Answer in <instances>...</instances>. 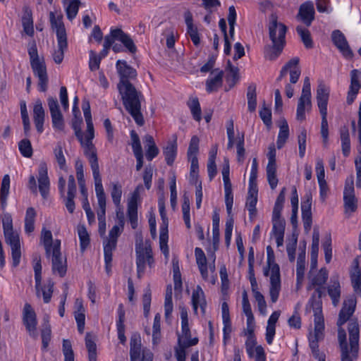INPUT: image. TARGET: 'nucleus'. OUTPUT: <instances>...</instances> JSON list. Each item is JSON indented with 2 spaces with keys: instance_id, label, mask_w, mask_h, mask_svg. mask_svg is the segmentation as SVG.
<instances>
[{
  "instance_id": "obj_1",
  "label": "nucleus",
  "mask_w": 361,
  "mask_h": 361,
  "mask_svg": "<svg viewBox=\"0 0 361 361\" xmlns=\"http://www.w3.org/2000/svg\"><path fill=\"white\" fill-rule=\"evenodd\" d=\"M350 347L346 342V334L342 326H338V340L341 349V361H354L359 350L360 328L357 320H351L348 324Z\"/></svg>"
},
{
  "instance_id": "obj_2",
  "label": "nucleus",
  "mask_w": 361,
  "mask_h": 361,
  "mask_svg": "<svg viewBox=\"0 0 361 361\" xmlns=\"http://www.w3.org/2000/svg\"><path fill=\"white\" fill-rule=\"evenodd\" d=\"M118 90L126 110L132 116L135 123L142 126L145 123L140 111L141 102L144 99L143 95L136 90L131 82L118 84Z\"/></svg>"
},
{
  "instance_id": "obj_3",
  "label": "nucleus",
  "mask_w": 361,
  "mask_h": 361,
  "mask_svg": "<svg viewBox=\"0 0 361 361\" xmlns=\"http://www.w3.org/2000/svg\"><path fill=\"white\" fill-rule=\"evenodd\" d=\"M84 116L87 124V130L83 135L80 130H77V126L74 123L73 127L75 130V135L80 142L81 145L84 149V153L88 158L92 171L99 170L98 164L96 149L92 144V139L94 137V126L92 121V116L90 111L84 112Z\"/></svg>"
},
{
  "instance_id": "obj_4",
  "label": "nucleus",
  "mask_w": 361,
  "mask_h": 361,
  "mask_svg": "<svg viewBox=\"0 0 361 361\" xmlns=\"http://www.w3.org/2000/svg\"><path fill=\"white\" fill-rule=\"evenodd\" d=\"M267 264L263 269V274L269 278V295L271 300L275 303L279 296L281 288L279 266L275 262L274 250L271 246L267 247Z\"/></svg>"
},
{
  "instance_id": "obj_5",
  "label": "nucleus",
  "mask_w": 361,
  "mask_h": 361,
  "mask_svg": "<svg viewBox=\"0 0 361 361\" xmlns=\"http://www.w3.org/2000/svg\"><path fill=\"white\" fill-rule=\"evenodd\" d=\"M268 27L269 37L273 44V51L268 57L270 60H274L279 56L283 49L287 28L285 25L278 21V17L275 13L269 16Z\"/></svg>"
},
{
  "instance_id": "obj_6",
  "label": "nucleus",
  "mask_w": 361,
  "mask_h": 361,
  "mask_svg": "<svg viewBox=\"0 0 361 361\" xmlns=\"http://www.w3.org/2000/svg\"><path fill=\"white\" fill-rule=\"evenodd\" d=\"M92 176L94 182V189L96 197L97 199L98 210L97 212V219L99 221V233L101 235H104L106 232V196L102 185V177L99 170L93 171Z\"/></svg>"
},
{
  "instance_id": "obj_7",
  "label": "nucleus",
  "mask_w": 361,
  "mask_h": 361,
  "mask_svg": "<svg viewBox=\"0 0 361 361\" xmlns=\"http://www.w3.org/2000/svg\"><path fill=\"white\" fill-rule=\"evenodd\" d=\"M136 264L138 274L144 271L145 264L147 263L150 267L153 266L154 259L151 245L149 241L143 242L141 234L137 236L135 243Z\"/></svg>"
},
{
  "instance_id": "obj_8",
  "label": "nucleus",
  "mask_w": 361,
  "mask_h": 361,
  "mask_svg": "<svg viewBox=\"0 0 361 361\" xmlns=\"http://www.w3.org/2000/svg\"><path fill=\"white\" fill-rule=\"evenodd\" d=\"M159 211L162 219V224L160 226L159 247L161 252L164 255L166 260L169 259V250L168 243V219L165 211V202L164 197H159L158 200Z\"/></svg>"
},
{
  "instance_id": "obj_9",
  "label": "nucleus",
  "mask_w": 361,
  "mask_h": 361,
  "mask_svg": "<svg viewBox=\"0 0 361 361\" xmlns=\"http://www.w3.org/2000/svg\"><path fill=\"white\" fill-rule=\"evenodd\" d=\"M315 296L313 295L309 303L314 312V338H323L324 331V319L322 314V304L320 300H316Z\"/></svg>"
},
{
  "instance_id": "obj_10",
  "label": "nucleus",
  "mask_w": 361,
  "mask_h": 361,
  "mask_svg": "<svg viewBox=\"0 0 361 361\" xmlns=\"http://www.w3.org/2000/svg\"><path fill=\"white\" fill-rule=\"evenodd\" d=\"M343 202L345 213L350 215L357 207V200L355 195L354 177L353 175L347 178L343 190Z\"/></svg>"
},
{
  "instance_id": "obj_11",
  "label": "nucleus",
  "mask_w": 361,
  "mask_h": 361,
  "mask_svg": "<svg viewBox=\"0 0 361 361\" xmlns=\"http://www.w3.org/2000/svg\"><path fill=\"white\" fill-rule=\"evenodd\" d=\"M114 39L120 41L128 51L134 54L137 51L136 46L131 37L120 29L111 30L110 36H106L103 47L109 49L114 44Z\"/></svg>"
},
{
  "instance_id": "obj_12",
  "label": "nucleus",
  "mask_w": 361,
  "mask_h": 361,
  "mask_svg": "<svg viewBox=\"0 0 361 361\" xmlns=\"http://www.w3.org/2000/svg\"><path fill=\"white\" fill-rule=\"evenodd\" d=\"M276 154L275 145L272 143L268 147V164L266 168L267 179L271 190H274L279 183L276 176Z\"/></svg>"
},
{
  "instance_id": "obj_13",
  "label": "nucleus",
  "mask_w": 361,
  "mask_h": 361,
  "mask_svg": "<svg viewBox=\"0 0 361 361\" xmlns=\"http://www.w3.org/2000/svg\"><path fill=\"white\" fill-rule=\"evenodd\" d=\"M308 278L310 282L307 288V290L316 288V292L318 294L317 300H320L322 294L321 287L326 282L328 279L327 270L325 268H322L317 272L316 270H310Z\"/></svg>"
},
{
  "instance_id": "obj_14",
  "label": "nucleus",
  "mask_w": 361,
  "mask_h": 361,
  "mask_svg": "<svg viewBox=\"0 0 361 361\" xmlns=\"http://www.w3.org/2000/svg\"><path fill=\"white\" fill-rule=\"evenodd\" d=\"M299 58L294 57L288 61L281 68L280 74L276 79V82L281 81L288 73L290 74V82L295 84L298 82L301 71L298 66Z\"/></svg>"
},
{
  "instance_id": "obj_15",
  "label": "nucleus",
  "mask_w": 361,
  "mask_h": 361,
  "mask_svg": "<svg viewBox=\"0 0 361 361\" xmlns=\"http://www.w3.org/2000/svg\"><path fill=\"white\" fill-rule=\"evenodd\" d=\"M30 66L35 75L38 78L39 91L45 92L47 88L48 78L44 59H39L30 61Z\"/></svg>"
},
{
  "instance_id": "obj_16",
  "label": "nucleus",
  "mask_w": 361,
  "mask_h": 361,
  "mask_svg": "<svg viewBox=\"0 0 361 361\" xmlns=\"http://www.w3.org/2000/svg\"><path fill=\"white\" fill-rule=\"evenodd\" d=\"M47 102L51 117L53 128L56 130L63 131L64 129V121L63 115L59 109L57 99L50 97L48 98Z\"/></svg>"
},
{
  "instance_id": "obj_17",
  "label": "nucleus",
  "mask_w": 361,
  "mask_h": 361,
  "mask_svg": "<svg viewBox=\"0 0 361 361\" xmlns=\"http://www.w3.org/2000/svg\"><path fill=\"white\" fill-rule=\"evenodd\" d=\"M356 304L357 300L353 296H350L344 300L342 307L338 314L337 321L338 326H342L347 321L349 320L350 317L355 312Z\"/></svg>"
},
{
  "instance_id": "obj_18",
  "label": "nucleus",
  "mask_w": 361,
  "mask_h": 361,
  "mask_svg": "<svg viewBox=\"0 0 361 361\" xmlns=\"http://www.w3.org/2000/svg\"><path fill=\"white\" fill-rule=\"evenodd\" d=\"M54 251L51 252L52 271L54 274H58L63 277L67 271L66 259L61 255L59 249V243L55 247Z\"/></svg>"
},
{
  "instance_id": "obj_19",
  "label": "nucleus",
  "mask_w": 361,
  "mask_h": 361,
  "mask_svg": "<svg viewBox=\"0 0 361 361\" xmlns=\"http://www.w3.org/2000/svg\"><path fill=\"white\" fill-rule=\"evenodd\" d=\"M37 180L40 194L44 199H46L49 192L50 181L48 176L47 165L45 161H41L39 164Z\"/></svg>"
},
{
  "instance_id": "obj_20",
  "label": "nucleus",
  "mask_w": 361,
  "mask_h": 361,
  "mask_svg": "<svg viewBox=\"0 0 361 361\" xmlns=\"http://www.w3.org/2000/svg\"><path fill=\"white\" fill-rule=\"evenodd\" d=\"M116 67L119 75V82L118 84L131 82L130 80L136 78L137 72L135 69L128 65L126 61L118 60Z\"/></svg>"
},
{
  "instance_id": "obj_21",
  "label": "nucleus",
  "mask_w": 361,
  "mask_h": 361,
  "mask_svg": "<svg viewBox=\"0 0 361 361\" xmlns=\"http://www.w3.org/2000/svg\"><path fill=\"white\" fill-rule=\"evenodd\" d=\"M23 322L28 331L30 336L37 338V333L36 331L37 319L36 314L32 310L31 305L25 303L23 309Z\"/></svg>"
},
{
  "instance_id": "obj_22",
  "label": "nucleus",
  "mask_w": 361,
  "mask_h": 361,
  "mask_svg": "<svg viewBox=\"0 0 361 361\" xmlns=\"http://www.w3.org/2000/svg\"><path fill=\"white\" fill-rule=\"evenodd\" d=\"M330 90L323 82H319L317 90V102L321 116H327V104Z\"/></svg>"
},
{
  "instance_id": "obj_23",
  "label": "nucleus",
  "mask_w": 361,
  "mask_h": 361,
  "mask_svg": "<svg viewBox=\"0 0 361 361\" xmlns=\"http://www.w3.org/2000/svg\"><path fill=\"white\" fill-rule=\"evenodd\" d=\"M331 39L334 45L344 57L350 59L353 56V52L345 37L340 30H334L331 34Z\"/></svg>"
},
{
  "instance_id": "obj_24",
  "label": "nucleus",
  "mask_w": 361,
  "mask_h": 361,
  "mask_svg": "<svg viewBox=\"0 0 361 361\" xmlns=\"http://www.w3.org/2000/svg\"><path fill=\"white\" fill-rule=\"evenodd\" d=\"M49 20L51 28L56 32L57 39H67L63 15L61 13L50 12Z\"/></svg>"
},
{
  "instance_id": "obj_25",
  "label": "nucleus",
  "mask_w": 361,
  "mask_h": 361,
  "mask_svg": "<svg viewBox=\"0 0 361 361\" xmlns=\"http://www.w3.org/2000/svg\"><path fill=\"white\" fill-rule=\"evenodd\" d=\"M191 302L195 314L198 313L200 307L202 314H204L206 312L207 301L205 295L200 286H197L192 291Z\"/></svg>"
},
{
  "instance_id": "obj_26",
  "label": "nucleus",
  "mask_w": 361,
  "mask_h": 361,
  "mask_svg": "<svg viewBox=\"0 0 361 361\" xmlns=\"http://www.w3.org/2000/svg\"><path fill=\"white\" fill-rule=\"evenodd\" d=\"M312 200L311 193L305 195V200L301 203L302 217L305 231L309 232L312 226Z\"/></svg>"
},
{
  "instance_id": "obj_27",
  "label": "nucleus",
  "mask_w": 361,
  "mask_h": 361,
  "mask_svg": "<svg viewBox=\"0 0 361 361\" xmlns=\"http://www.w3.org/2000/svg\"><path fill=\"white\" fill-rule=\"evenodd\" d=\"M181 332L178 335V343H185L192 341L188 324V311L185 307L180 308Z\"/></svg>"
},
{
  "instance_id": "obj_28",
  "label": "nucleus",
  "mask_w": 361,
  "mask_h": 361,
  "mask_svg": "<svg viewBox=\"0 0 361 361\" xmlns=\"http://www.w3.org/2000/svg\"><path fill=\"white\" fill-rule=\"evenodd\" d=\"M298 18L307 26L311 25L314 18V8L312 1H307L300 6Z\"/></svg>"
},
{
  "instance_id": "obj_29",
  "label": "nucleus",
  "mask_w": 361,
  "mask_h": 361,
  "mask_svg": "<svg viewBox=\"0 0 361 361\" xmlns=\"http://www.w3.org/2000/svg\"><path fill=\"white\" fill-rule=\"evenodd\" d=\"M327 293L330 297L332 305L337 307L340 302L341 295V287L338 277L331 278L327 286Z\"/></svg>"
},
{
  "instance_id": "obj_30",
  "label": "nucleus",
  "mask_w": 361,
  "mask_h": 361,
  "mask_svg": "<svg viewBox=\"0 0 361 361\" xmlns=\"http://www.w3.org/2000/svg\"><path fill=\"white\" fill-rule=\"evenodd\" d=\"M350 76L351 83L347 97V102L349 104H352L354 102L358 93L359 89L361 87L359 83V80H361V73H359V72L357 70H353L351 71Z\"/></svg>"
},
{
  "instance_id": "obj_31",
  "label": "nucleus",
  "mask_w": 361,
  "mask_h": 361,
  "mask_svg": "<svg viewBox=\"0 0 361 361\" xmlns=\"http://www.w3.org/2000/svg\"><path fill=\"white\" fill-rule=\"evenodd\" d=\"M45 112L42 102L38 99L35 102L33 106V119L37 130L41 133L44 130Z\"/></svg>"
},
{
  "instance_id": "obj_32",
  "label": "nucleus",
  "mask_w": 361,
  "mask_h": 361,
  "mask_svg": "<svg viewBox=\"0 0 361 361\" xmlns=\"http://www.w3.org/2000/svg\"><path fill=\"white\" fill-rule=\"evenodd\" d=\"M41 242L44 247L47 255L49 257H50L51 252L54 251L57 243H59V249L61 247V241L59 240H53L51 232L49 230L42 229Z\"/></svg>"
},
{
  "instance_id": "obj_33",
  "label": "nucleus",
  "mask_w": 361,
  "mask_h": 361,
  "mask_svg": "<svg viewBox=\"0 0 361 361\" xmlns=\"http://www.w3.org/2000/svg\"><path fill=\"white\" fill-rule=\"evenodd\" d=\"M298 104L299 106L307 107V111H309L312 107L311 85L308 77H306L304 80L302 93L299 98Z\"/></svg>"
},
{
  "instance_id": "obj_34",
  "label": "nucleus",
  "mask_w": 361,
  "mask_h": 361,
  "mask_svg": "<svg viewBox=\"0 0 361 361\" xmlns=\"http://www.w3.org/2000/svg\"><path fill=\"white\" fill-rule=\"evenodd\" d=\"M223 71L214 70L206 82L207 90L209 92L216 90L222 85Z\"/></svg>"
},
{
  "instance_id": "obj_35",
  "label": "nucleus",
  "mask_w": 361,
  "mask_h": 361,
  "mask_svg": "<svg viewBox=\"0 0 361 361\" xmlns=\"http://www.w3.org/2000/svg\"><path fill=\"white\" fill-rule=\"evenodd\" d=\"M354 264L350 271L351 284L354 291L361 295V269L358 266L357 261L355 260Z\"/></svg>"
},
{
  "instance_id": "obj_36",
  "label": "nucleus",
  "mask_w": 361,
  "mask_h": 361,
  "mask_svg": "<svg viewBox=\"0 0 361 361\" xmlns=\"http://www.w3.org/2000/svg\"><path fill=\"white\" fill-rule=\"evenodd\" d=\"M116 242L115 240H111L106 238L104 241V261L106 264V270L107 273L111 271V261H112V252L116 248Z\"/></svg>"
},
{
  "instance_id": "obj_37",
  "label": "nucleus",
  "mask_w": 361,
  "mask_h": 361,
  "mask_svg": "<svg viewBox=\"0 0 361 361\" xmlns=\"http://www.w3.org/2000/svg\"><path fill=\"white\" fill-rule=\"evenodd\" d=\"M257 186H251L249 187L248 190V195L246 201V207L249 212V214L250 217H253L256 214V204L257 202Z\"/></svg>"
},
{
  "instance_id": "obj_38",
  "label": "nucleus",
  "mask_w": 361,
  "mask_h": 361,
  "mask_svg": "<svg viewBox=\"0 0 361 361\" xmlns=\"http://www.w3.org/2000/svg\"><path fill=\"white\" fill-rule=\"evenodd\" d=\"M142 350L141 349V338L138 334H133L130 342V357L131 361H136L140 357Z\"/></svg>"
},
{
  "instance_id": "obj_39",
  "label": "nucleus",
  "mask_w": 361,
  "mask_h": 361,
  "mask_svg": "<svg viewBox=\"0 0 361 361\" xmlns=\"http://www.w3.org/2000/svg\"><path fill=\"white\" fill-rule=\"evenodd\" d=\"M118 320L116 322V327L118 331V338L121 343H124L126 341L125 336V310L123 304H120L118 307Z\"/></svg>"
},
{
  "instance_id": "obj_40",
  "label": "nucleus",
  "mask_w": 361,
  "mask_h": 361,
  "mask_svg": "<svg viewBox=\"0 0 361 361\" xmlns=\"http://www.w3.org/2000/svg\"><path fill=\"white\" fill-rule=\"evenodd\" d=\"M198 343L197 338H193L192 341L190 343H178L175 347V357L177 361H185L187 349L191 346L195 345Z\"/></svg>"
},
{
  "instance_id": "obj_41",
  "label": "nucleus",
  "mask_w": 361,
  "mask_h": 361,
  "mask_svg": "<svg viewBox=\"0 0 361 361\" xmlns=\"http://www.w3.org/2000/svg\"><path fill=\"white\" fill-rule=\"evenodd\" d=\"M146 147V158L151 161L159 154V149L155 145L152 136L147 135L143 138Z\"/></svg>"
},
{
  "instance_id": "obj_42",
  "label": "nucleus",
  "mask_w": 361,
  "mask_h": 361,
  "mask_svg": "<svg viewBox=\"0 0 361 361\" xmlns=\"http://www.w3.org/2000/svg\"><path fill=\"white\" fill-rule=\"evenodd\" d=\"M342 152L345 157H348L350 152V140L349 130L347 126H343L340 130Z\"/></svg>"
},
{
  "instance_id": "obj_43",
  "label": "nucleus",
  "mask_w": 361,
  "mask_h": 361,
  "mask_svg": "<svg viewBox=\"0 0 361 361\" xmlns=\"http://www.w3.org/2000/svg\"><path fill=\"white\" fill-rule=\"evenodd\" d=\"M289 137V128L286 121H282L279 125V132L277 137L276 145L278 149L282 148Z\"/></svg>"
},
{
  "instance_id": "obj_44",
  "label": "nucleus",
  "mask_w": 361,
  "mask_h": 361,
  "mask_svg": "<svg viewBox=\"0 0 361 361\" xmlns=\"http://www.w3.org/2000/svg\"><path fill=\"white\" fill-rule=\"evenodd\" d=\"M164 154L168 165H172L177 154V144L176 141H170L164 149Z\"/></svg>"
},
{
  "instance_id": "obj_45",
  "label": "nucleus",
  "mask_w": 361,
  "mask_h": 361,
  "mask_svg": "<svg viewBox=\"0 0 361 361\" xmlns=\"http://www.w3.org/2000/svg\"><path fill=\"white\" fill-rule=\"evenodd\" d=\"M67 46V39H57V48L52 54L53 60L56 63L60 64L63 61Z\"/></svg>"
},
{
  "instance_id": "obj_46",
  "label": "nucleus",
  "mask_w": 361,
  "mask_h": 361,
  "mask_svg": "<svg viewBox=\"0 0 361 361\" xmlns=\"http://www.w3.org/2000/svg\"><path fill=\"white\" fill-rule=\"evenodd\" d=\"M36 212L33 207H29L26 210L25 217V231L27 234L32 233L35 230V220Z\"/></svg>"
},
{
  "instance_id": "obj_47",
  "label": "nucleus",
  "mask_w": 361,
  "mask_h": 361,
  "mask_svg": "<svg viewBox=\"0 0 361 361\" xmlns=\"http://www.w3.org/2000/svg\"><path fill=\"white\" fill-rule=\"evenodd\" d=\"M85 346L88 350L89 361H97V345L94 337L90 333L85 336Z\"/></svg>"
},
{
  "instance_id": "obj_48",
  "label": "nucleus",
  "mask_w": 361,
  "mask_h": 361,
  "mask_svg": "<svg viewBox=\"0 0 361 361\" xmlns=\"http://www.w3.org/2000/svg\"><path fill=\"white\" fill-rule=\"evenodd\" d=\"M111 185V197L116 208L120 209L122 197V185L118 182H112Z\"/></svg>"
},
{
  "instance_id": "obj_49",
  "label": "nucleus",
  "mask_w": 361,
  "mask_h": 361,
  "mask_svg": "<svg viewBox=\"0 0 361 361\" xmlns=\"http://www.w3.org/2000/svg\"><path fill=\"white\" fill-rule=\"evenodd\" d=\"M63 5L68 19L72 20L78 14L80 1H63Z\"/></svg>"
},
{
  "instance_id": "obj_50",
  "label": "nucleus",
  "mask_w": 361,
  "mask_h": 361,
  "mask_svg": "<svg viewBox=\"0 0 361 361\" xmlns=\"http://www.w3.org/2000/svg\"><path fill=\"white\" fill-rule=\"evenodd\" d=\"M305 263L304 257L302 255H300L298 257V261H297V269H296L297 289L300 288V287L302 286L303 279H304V275H305Z\"/></svg>"
},
{
  "instance_id": "obj_51",
  "label": "nucleus",
  "mask_w": 361,
  "mask_h": 361,
  "mask_svg": "<svg viewBox=\"0 0 361 361\" xmlns=\"http://www.w3.org/2000/svg\"><path fill=\"white\" fill-rule=\"evenodd\" d=\"M22 24L24 32L29 36L34 34L33 22L32 14L30 11H26L22 18Z\"/></svg>"
},
{
  "instance_id": "obj_52",
  "label": "nucleus",
  "mask_w": 361,
  "mask_h": 361,
  "mask_svg": "<svg viewBox=\"0 0 361 361\" xmlns=\"http://www.w3.org/2000/svg\"><path fill=\"white\" fill-rule=\"evenodd\" d=\"M215 255L212 253L211 257L209 259V263L204 264L202 267H198L201 276L204 280H207L209 278V269L212 273H214L215 271Z\"/></svg>"
},
{
  "instance_id": "obj_53",
  "label": "nucleus",
  "mask_w": 361,
  "mask_h": 361,
  "mask_svg": "<svg viewBox=\"0 0 361 361\" xmlns=\"http://www.w3.org/2000/svg\"><path fill=\"white\" fill-rule=\"evenodd\" d=\"M54 283L51 281H47L43 286H39V297L41 295L43 297V300L45 303L49 302L53 293Z\"/></svg>"
},
{
  "instance_id": "obj_54",
  "label": "nucleus",
  "mask_w": 361,
  "mask_h": 361,
  "mask_svg": "<svg viewBox=\"0 0 361 361\" xmlns=\"http://www.w3.org/2000/svg\"><path fill=\"white\" fill-rule=\"evenodd\" d=\"M10 189V176L6 174L4 175L1 187V200L3 207L6 205V200L9 193Z\"/></svg>"
},
{
  "instance_id": "obj_55",
  "label": "nucleus",
  "mask_w": 361,
  "mask_h": 361,
  "mask_svg": "<svg viewBox=\"0 0 361 361\" xmlns=\"http://www.w3.org/2000/svg\"><path fill=\"white\" fill-rule=\"evenodd\" d=\"M35 264L33 266L34 271H35V288L37 295H39V286L42 281V265L40 258H35Z\"/></svg>"
},
{
  "instance_id": "obj_56",
  "label": "nucleus",
  "mask_w": 361,
  "mask_h": 361,
  "mask_svg": "<svg viewBox=\"0 0 361 361\" xmlns=\"http://www.w3.org/2000/svg\"><path fill=\"white\" fill-rule=\"evenodd\" d=\"M160 322L161 316L159 314H157L154 316V323L152 326V343L154 345H157L161 338V331H160Z\"/></svg>"
},
{
  "instance_id": "obj_57",
  "label": "nucleus",
  "mask_w": 361,
  "mask_h": 361,
  "mask_svg": "<svg viewBox=\"0 0 361 361\" xmlns=\"http://www.w3.org/2000/svg\"><path fill=\"white\" fill-rule=\"evenodd\" d=\"M77 231L80 239V250L83 252L90 244L89 234L83 226H79Z\"/></svg>"
},
{
  "instance_id": "obj_58",
  "label": "nucleus",
  "mask_w": 361,
  "mask_h": 361,
  "mask_svg": "<svg viewBox=\"0 0 361 361\" xmlns=\"http://www.w3.org/2000/svg\"><path fill=\"white\" fill-rule=\"evenodd\" d=\"M253 295L257 303V307L259 313L263 316H266L267 314V302L264 295L258 290L255 289Z\"/></svg>"
},
{
  "instance_id": "obj_59",
  "label": "nucleus",
  "mask_w": 361,
  "mask_h": 361,
  "mask_svg": "<svg viewBox=\"0 0 361 361\" xmlns=\"http://www.w3.org/2000/svg\"><path fill=\"white\" fill-rule=\"evenodd\" d=\"M142 189V186L139 185L131 194L128 200V210H137V200L140 198V192Z\"/></svg>"
},
{
  "instance_id": "obj_60",
  "label": "nucleus",
  "mask_w": 361,
  "mask_h": 361,
  "mask_svg": "<svg viewBox=\"0 0 361 361\" xmlns=\"http://www.w3.org/2000/svg\"><path fill=\"white\" fill-rule=\"evenodd\" d=\"M172 294L171 286H167L164 300V311L166 317H169L173 311Z\"/></svg>"
},
{
  "instance_id": "obj_61",
  "label": "nucleus",
  "mask_w": 361,
  "mask_h": 361,
  "mask_svg": "<svg viewBox=\"0 0 361 361\" xmlns=\"http://www.w3.org/2000/svg\"><path fill=\"white\" fill-rule=\"evenodd\" d=\"M247 108L251 112L255 111L257 106L255 87L250 86L247 92Z\"/></svg>"
},
{
  "instance_id": "obj_62",
  "label": "nucleus",
  "mask_w": 361,
  "mask_h": 361,
  "mask_svg": "<svg viewBox=\"0 0 361 361\" xmlns=\"http://www.w3.org/2000/svg\"><path fill=\"white\" fill-rule=\"evenodd\" d=\"M19 151L21 154L27 158H30L32 157L33 151L31 145V142L27 139H23L20 141L18 144Z\"/></svg>"
},
{
  "instance_id": "obj_63",
  "label": "nucleus",
  "mask_w": 361,
  "mask_h": 361,
  "mask_svg": "<svg viewBox=\"0 0 361 361\" xmlns=\"http://www.w3.org/2000/svg\"><path fill=\"white\" fill-rule=\"evenodd\" d=\"M55 159L62 170H66V158L63 155V149L60 144H58L54 149Z\"/></svg>"
},
{
  "instance_id": "obj_64",
  "label": "nucleus",
  "mask_w": 361,
  "mask_h": 361,
  "mask_svg": "<svg viewBox=\"0 0 361 361\" xmlns=\"http://www.w3.org/2000/svg\"><path fill=\"white\" fill-rule=\"evenodd\" d=\"M296 30L305 46L307 48H311L312 47V41L309 30L302 27V26H298Z\"/></svg>"
}]
</instances>
